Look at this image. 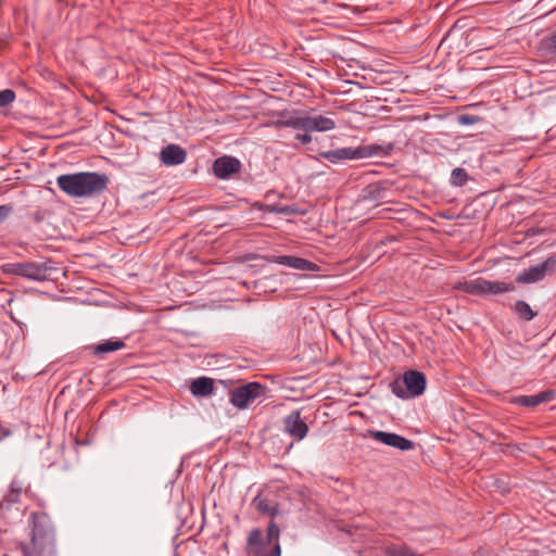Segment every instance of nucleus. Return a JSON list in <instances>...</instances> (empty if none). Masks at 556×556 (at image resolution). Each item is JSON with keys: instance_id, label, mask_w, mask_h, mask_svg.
Here are the masks:
<instances>
[{"instance_id": "nucleus-1", "label": "nucleus", "mask_w": 556, "mask_h": 556, "mask_svg": "<svg viewBox=\"0 0 556 556\" xmlns=\"http://www.w3.org/2000/svg\"><path fill=\"white\" fill-rule=\"evenodd\" d=\"M30 540L21 543L23 556H53L55 533L50 517L46 513H31Z\"/></svg>"}, {"instance_id": "nucleus-2", "label": "nucleus", "mask_w": 556, "mask_h": 556, "mask_svg": "<svg viewBox=\"0 0 556 556\" xmlns=\"http://www.w3.org/2000/svg\"><path fill=\"white\" fill-rule=\"evenodd\" d=\"M108 181L104 174L83 172L61 175L56 179V185L72 198H85L102 192L106 188Z\"/></svg>"}, {"instance_id": "nucleus-3", "label": "nucleus", "mask_w": 556, "mask_h": 556, "mask_svg": "<svg viewBox=\"0 0 556 556\" xmlns=\"http://www.w3.org/2000/svg\"><path fill=\"white\" fill-rule=\"evenodd\" d=\"M279 538L280 529L274 521L268 523L266 532L260 528H254L248 535L245 553L248 556H280Z\"/></svg>"}, {"instance_id": "nucleus-4", "label": "nucleus", "mask_w": 556, "mask_h": 556, "mask_svg": "<svg viewBox=\"0 0 556 556\" xmlns=\"http://www.w3.org/2000/svg\"><path fill=\"white\" fill-rule=\"evenodd\" d=\"M276 127H290L305 131H327L334 128V122L324 116H294L282 112L274 123Z\"/></svg>"}, {"instance_id": "nucleus-5", "label": "nucleus", "mask_w": 556, "mask_h": 556, "mask_svg": "<svg viewBox=\"0 0 556 556\" xmlns=\"http://www.w3.org/2000/svg\"><path fill=\"white\" fill-rule=\"evenodd\" d=\"M457 289L477 296L503 294L515 290V286L505 281H492L482 277L458 282Z\"/></svg>"}, {"instance_id": "nucleus-6", "label": "nucleus", "mask_w": 556, "mask_h": 556, "mask_svg": "<svg viewBox=\"0 0 556 556\" xmlns=\"http://www.w3.org/2000/svg\"><path fill=\"white\" fill-rule=\"evenodd\" d=\"M392 393L400 399L419 396L426 389V377L417 370H408L402 379H395L390 383Z\"/></svg>"}, {"instance_id": "nucleus-7", "label": "nucleus", "mask_w": 556, "mask_h": 556, "mask_svg": "<svg viewBox=\"0 0 556 556\" xmlns=\"http://www.w3.org/2000/svg\"><path fill=\"white\" fill-rule=\"evenodd\" d=\"M266 394V387L260 382H249L230 391L229 402L238 409H247L261 402Z\"/></svg>"}, {"instance_id": "nucleus-8", "label": "nucleus", "mask_w": 556, "mask_h": 556, "mask_svg": "<svg viewBox=\"0 0 556 556\" xmlns=\"http://www.w3.org/2000/svg\"><path fill=\"white\" fill-rule=\"evenodd\" d=\"M52 266L46 262H21L4 266V273L21 276L36 281H45L50 278Z\"/></svg>"}, {"instance_id": "nucleus-9", "label": "nucleus", "mask_w": 556, "mask_h": 556, "mask_svg": "<svg viewBox=\"0 0 556 556\" xmlns=\"http://www.w3.org/2000/svg\"><path fill=\"white\" fill-rule=\"evenodd\" d=\"M366 148H340L336 150H330L321 153V156L329 161L330 163H338L344 160H357L363 159L367 155H371L375 153L376 148L369 147L370 152H365Z\"/></svg>"}, {"instance_id": "nucleus-10", "label": "nucleus", "mask_w": 556, "mask_h": 556, "mask_svg": "<svg viewBox=\"0 0 556 556\" xmlns=\"http://www.w3.org/2000/svg\"><path fill=\"white\" fill-rule=\"evenodd\" d=\"M370 438L387 446L397 448L400 451H409L414 448V442L393 432H384L380 430L369 431Z\"/></svg>"}, {"instance_id": "nucleus-11", "label": "nucleus", "mask_w": 556, "mask_h": 556, "mask_svg": "<svg viewBox=\"0 0 556 556\" xmlns=\"http://www.w3.org/2000/svg\"><path fill=\"white\" fill-rule=\"evenodd\" d=\"M283 429L286 433L296 441L303 440L308 432V426L301 418L300 410H293L285 417Z\"/></svg>"}, {"instance_id": "nucleus-12", "label": "nucleus", "mask_w": 556, "mask_h": 556, "mask_svg": "<svg viewBox=\"0 0 556 556\" xmlns=\"http://www.w3.org/2000/svg\"><path fill=\"white\" fill-rule=\"evenodd\" d=\"M212 169L217 178L228 179L240 172L241 163L233 156L224 155L214 161Z\"/></svg>"}, {"instance_id": "nucleus-13", "label": "nucleus", "mask_w": 556, "mask_h": 556, "mask_svg": "<svg viewBox=\"0 0 556 556\" xmlns=\"http://www.w3.org/2000/svg\"><path fill=\"white\" fill-rule=\"evenodd\" d=\"M555 261L553 258H547L546 261L538 264L535 266H531L516 277V281L519 283H534L541 281L546 276L547 270L553 267Z\"/></svg>"}, {"instance_id": "nucleus-14", "label": "nucleus", "mask_w": 556, "mask_h": 556, "mask_svg": "<svg viewBox=\"0 0 556 556\" xmlns=\"http://www.w3.org/2000/svg\"><path fill=\"white\" fill-rule=\"evenodd\" d=\"M556 393L553 390L542 391L533 395H516L513 396L510 403L518 406L535 407L542 403L551 402L555 399Z\"/></svg>"}, {"instance_id": "nucleus-15", "label": "nucleus", "mask_w": 556, "mask_h": 556, "mask_svg": "<svg viewBox=\"0 0 556 556\" xmlns=\"http://www.w3.org/2000/svg\"><path fill=\"white\" fill-rule=\"evenodd\" d=\"M187 153L178 144H168L161 150L160 160L166 166L180 165L186 161Z\"/></svg>"}, {"instance_id": "nucleus-16", "label": "nucleus", "mask_w": 556, "mask_h": 556, "mask_svg": "<svg viewBox=\"0 0 556 556\" xmlns=\"http://www.w3.org/2000/svg\"><path fill=\"white\" fill-rule=\"evenodd\" d=\"M273 262L299 270H314L316 268V265L314 263L305 258L291 255L275 256L273 258Z\"/></svg>"}, {"instance_id": "nucleus-17", "label": "nucleus", "mask_w": 556, "mask_h": 556, "mask_svg": "<svg viewBox=\"0 0 556 556\" xmlns=\"http://www.w3.org/2000/svg\"><path fill=\"white\" fill-rule=\"evenodd\" d=\"M190 391L194 396H208L214 391V381L208 377H200L192 380Z\"/></svg>"}, {"instance_id": "nucleus-18", "label": "nucleus", "mask_w": 556, "mask_h": 556, "mask_svg": "<svg viewBox=\"0 0 556 556\" xmlns=\"http://www.w3.org/2000/svg\"><path fill=\"white\" fill-rule=\"evenodd\" d=\"M125 346L124 341L119 339H109L91 346L94 355L108 354L111 352L118 351Z\"/></svg>"}, {"instance_id": "nucleus-19", "label": "nucleus", "mask_w": 556, "mask_h": 556, "mask_svg": "<svg viewBox=\"0 0 556 556\" xmlns=\"http://www.w3.org/2000/svg\"><path fill=\"white\" fill-rule=\"evenodd\" d=\"M515 311L520 318L527 321L532 320L536 316V313L525 301H517L515 303Z\"/></svg>"}, {"instance_id": "nucleus-20", "label": "nucleus", "mask_w": 556, "mask_h": 556, "mask_svg": "<svg viewBox=\"0 0 556 556\" xmlns=\"http://www.w3.org/2000/svg\"><path fill=\"white\" fill-rule=\"evenodd\" d=\"M253 504L255 506V508L263 513V514H267V515H270V516H275L276 513H277V509L276 507L271 506L269 501L262 497L261 495H257L254 500H253Z\"/></svg>"}, {"instance_id": "nucleus-21", "label": "nucleus", "mask_w": 556, "mask_h": 556, "mask_svg": "<svg viewBox=\"0 0 556 556\" xmlns=\"http://www.w3.org/2000/svg\"><path fill=\"white\" fill-rule=\"evenodd\" d=\"M468 180V174L464 168H454L451 174V184L456 187L464 186Z\"/></svg>"}, {"instance_id": "nucleus-22", "label": "nucleus", "mask_w": 556, "mask_h": 556, "mask_svg": "<svg viewBox=\"0 0 556 556\" xmlns=\"http://www.w3.org/2000/svg\"><path fill=\"white\" fill-rule=\"evenodd\" d=\"M22 490H23L22 484L16 481H13L10 485V491L8 492V494L4 497V501L9 504L16 503L22 493Z\"/></svg>"}, {"instance_id": "nucleus-23", "label": "nucleus", "mask_w": 556, "mask_h": 556, "mask_svg": "<svg viewBox=\"0 0 556 556\" xmlns=\"http://www.w3.org/2000/svg\"><path fill=\"white\" fill-rule=\"evenodd\" d=\"M480 121V117L471 114H463L457 117V122L460 125H473Z\"/></svg>"}, {"instance_id": "nucleus-24", "label": "nucleus", "mask_w": 556, "mask_h": 556, "mask_svg": "<svg viewBox=\"0 0 556 556\" xmlns=\"http://www.w3.org/2000/svg\"><path fill=\"white\" fill-rule=\"evenodd\" d=\"M15 100V92L11 89L0 91V104H11Z\"/></svg>"}, {"instance_id": "nucleus-25", "label": "nucleus", "mask_w": 556, "mask_h": 556, "mask_svg": "<svg viewBox=\"0 0 556 556\" xmlns=\"http://www.w3.org/2000/svg\"><path fill=\"white\" fill-rule=\"evenodd\" d=\"M545 49L552 56L556 58V30L546 40Z\"/></svg>"}, {"instance_id": "nucleus-26", "label": "nucleus", "mask_w": 556, "mask_h": 556, "mask_svg": "<svg viewBox=\"0 0 556 556\" xmlns=\"http://www.w3.org/2000/svg\"><path fill=\"white\" fill-rule=\"evenodd\" d=\"M391 556H419L407 547H396L392 551Z\"/></svg>"}, {"instance_id": "nucleus-27", "label": "nucleus", "mask_w": 556, "mask_h": 556, "mask_svg": "<svg viewBox=\"0 0 556 556\" xmlns=\"http://www.w3.org/2000/svg\"><path fill=\"white\" fill-rule=\"evenodd\" d=\"M268 211L271 213H279V214H289V213L294 212L290 206H280V205H271V206H269Z\"/></svg>"}, {"instance_id": "nucleus-28", "label": "nucleus", "mask_w": 556, "mask_h": 556, "mask_svg": "<svg viewBox=\"0 0 556 556\" xmlns=\"http://www.w3.org/2000/svg\"><path fill=\"white\" fill-rule=\"evenodd\" d=\"M12 212V206L0 205V223H2Z\"/></svg>"}, {"instance_id": "nucleus-29", "label": "nucleus", "mask_w": 556, "mask_h": 556, "mask_svg": "<svg viewBox=\"0 0 556 556\" xmlns=\"http://www.w3.org/2000/svg\"><path fill=\"white\" fill-rule=\"evenodd\" d=\"M296 139L302 143H309L312 141V137L308 134H299L296 135Z\"/></svg>"}, {"instance_id": "nucleus-30", "label": "nucleus", "mask_w": 556, "mask_h": 556, "mask_svg": "<svg viewBox=\"0 0 556 556\" xmlns=\"http://www.w3.org/2000/svg\"><path fill=\"white\" fill-rule=\"evenodd\" d=\"M8 315L10 317V319L22 329V323L15 318L13 312L12 311L8 312Z\"/></svg>"}, {"instance_id": "nucleus-31", "label": "nucleus", "mask_w": 556, "mask_h": 556, "mask_svg": "<svg viewBox=\"0 0 556 556\" xmlns=\"http://www.w3.org/2000/svg\"><path fill=\"white\" fill-rule=\"evenodd\" d=\"M11 434V430L1 428L0 429V440L9 437Z\"/></svg>"}, {"instance_id": "nucleus-32", "label": "nucleus", "mask_w": 556, "mask_h": 556, "mask_svg": "<svg viewBox=\"0 0 556 556\" xmlns=\"http://www.w3.org/2000/svg\"><path fill=\"white\" fill-rule=\"evenodd\" d=\"M13 302H14V299H13V298L8 299V304H11V303H13Z\"/></svg>"}]
</instances>
